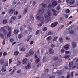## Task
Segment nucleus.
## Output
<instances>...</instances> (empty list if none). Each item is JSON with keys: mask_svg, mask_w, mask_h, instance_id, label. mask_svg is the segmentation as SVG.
<instances>
[{"mask_svg": "<svg viewBox=\"0 0 78 78\" xmlns=\"http://www.w3.org/2000/svg\"><path fill=\"white\" fill-rule=\"evenodd\" d=\"M52 20L51 17L48 15H47L45 16L44 19V18L41 19V22H42V23H43V24L46 22H51Z\"/></svg>", "mask_w": 78, "mask_h": 78, "instance_id": "f257e3e1", "label": "nucleus"}, {"mask_svg": "<svg viewBox=\"0 0 78 78\" xmlns=\"http://www.w3.org/2000/svg\"><path fill=\"white\" fill-rule=\"evenodd\" d=\"M42 18H44L42 17V16L40 15L37 14L36 16V19L37 20H40V23L38 24L39 27H41L43 25V23L41 22V20H42Z\"/></svg>", "mask_w": 78, "mask_h": 78, "instance_id": "f03ea898", "label": "nucleus"}, {"mask_svg": "<svg viewBox=\"0 0 78 78\" xmlns=\"http://www.w3.org/2000/svg\"><path fill=\"white\" fill-rule=\"evenodd\" d=\"M23 64H27L28 63V59L27 58H23L22 60Z\"/></svg>", "mask_w": 78, "mask_h": 78, "instance_id": "7ed1b4c3", "label": "nucleus"}, {"mask_svg": "<svg viewBox=\"0 0 78 78\" xmlns=\"http://www.w3.org/2000/svg\"><path fill=\"white\" fill-rule=\"evenodd\" d=\"M33 54H34V51H33L30 50L28 54V56H32Z\"/></svg>", "mask_w": 78, "mask_h": 78, "instance_id": "20e7f679", "label": "nucleus"}, {"mask_svg": "<svg viewBox=\"0 0 78 78\" xmlns=\"http://www.w3.org/2000/svg\"><path fill=\"white\" fill-rule=\"evenodd\" d=\"M58 22H55L51 24V27H56V26L58 25Z\"/></svg>", "mask_w": 78, "mask_h": 78, "instance_id": "39448f33", "label": "nucleus"}, {"mask_svg": "<svg viewBox=\"0 0 78 78\" xmlns=\"http://www.w3.org/2000/svg\"><path fill=\"white\" fill-rule=\"evenodd\" d=\"M6 70V66H4L2 67V72H5Z\"/></svg>", "mask_w": 78, "mask_h": 78, "instance_id": "423d86ee", "label": "nucleus"}, {"mask_svg": "<svg viewBox=\"0 0 78 78\" xmlns=\"http://www.w3.org/2000/svg\"><path fill=\"white\" fill-rule=\"evenodd\" d=\"M45 11V9L44 8L40 10L39 11V14H43L44 12Z\"/></svg>", "mask_w": 78, "mask_h": 78, "instance_id": "0eeeda50", "label": "nucleus"}, {"mask_svg": "<svg viewBox=\"0 0 78 78\" xmlns=\"http://www.w3.org/2000/svg\"><path fill=\"white\" fill-rule=\"evenodd\" d=\"M75 3V0H70L69 4L72 5V4H74Z\"/></svg>", "mask_w": 78, "mask_h": 78, "instance_id": "6e6552de", "label": "nucleus"}, {"mask_svg": "<svg viewBox=\"0 0 78 78\" xmlns=\"http://www.w3.org/2000/svg\"><path fill=\"white\" fill-rule=\"evenodd\" d=\"M64 48L65 50H69V44H67L64 46Z\"/></svg>", "mask_w": 78, "mask_h": 78, "instance_id": "1a4fd4ad", "label": "nucleus"}, {"mask_svg": "<svg viewBox=\"0 0 78 78\" xmlns=\"http://www.w3.org/2000/svg\"><path fill=\"white\" fill-rule=\"evenodd\" d=\"M47 14L49 16H51V11L49 10H47Z\"/></svg>", "mask_w": 78, "mask_h": 78, "instance_id": "9d476101", "label": "nucleus"}, {"mask_svg": "<svg viewBox=\"0 0 78 78\" xmlns=\"http://www.w3.org/2000/svg\"><path fill=\"white\" fill-rule=\"evenodd\" d=\"M14 11H15V9H12L10 10L9 11V13L11 14H13V13L14 12Z\"/></svg>", "mask_w": 78, "mask_h": 78, "instance_id": "9b49d317", "label": "nucleus"}, {"mask_svg": "<svg viewBox=\"0 0 78 78\" xmlns=\"http://www.w3.org/2000/svg\"><path fill=\"white\" fill-rule=\"evenodd\" d=\"M57 5V2L55 1H54L52 3V5L53 6H54H54H56Z\"/></svg>", "mask_w": 78, "mask_h": 78, "instance_id": "f8f14e48", "label": "nucleus"}, {"mask_svg": "<svg viewBox=\"0 0 78 78\" xmlns=\"http://www.w3.org/2000/svg\"><path fill=\"white\" fill-rule=\"evenodd\" d=\"M54 52V50H53V49L51 48L49 49V53H50L53 54V53Z\"/></svg>", "mask_w": 78, "mask_h": 78, "instance_id": "ddd939ff", "label": "nucleus"}, {"mask_svg": "<svg viewBox=\"0 0 78 78\" xmlns=\"http://www.w3.org/2000/svg\"><path fill=\"white\" fill-rule=\"evenodd\" d=\"M19 51H16L14 52V55L15 56H17L19 55Z\"/></svg>", "mask_w": 78, "mask_h": 78, "instance_id": "4468645a", "label": "nucleus"}, {"mask_svg": "<svg viewBox=\"0 0 78 78\" xmlns=\"http://www.w3.org/2000/svg\"><path fill=\"white\" fill-rule=\"evenodd\" d=\"M19 32V31L17 30H15L14 31V33L15 34H17Z\"/></svg>", "mask_w": 78, "mask_h": 78, "instance_id": "2eb2a0df", "label": "nucleus"}, {"mask_svg": "<svg viewBox=\"0 0 78 78\" xmlns=\"http://www.w3.org/2000/svg\"><path fill=\"white\" fill-rule=\"evenodd\" d=\"M11 32H9L8 33L7 35V36L8 37H9L11 36Z\"/></svg>", "mask_w": 78, "mask_h": 78, "instance_id": "dca6fc26", "label": "nucleus"}, {"mask_svg": "<svg viewBox=\"0 0 78 78\" xmlns=\"http://www.w3.org/2000/svg\"><path fill=\"white\" fill-rule=\"evenodd\" d=\"M48 9H51L52 8V5L51 4H49L48 6Z\"/></svg>", "mask_w": 78, "mask_h": 78, "instance_id": "f3484780", "label": "nucleus"}, {"mask_svg": "<svg viewBox=\"0 0 78 78\" xmlns=\"http://www.w3.org/2000/svg\"><path fill=\"white\" fill-rule=\"evenodd\" d=\"M73 62H70L69 64V67H72L73 66Z\"/></svg>", "mask_w": 78, "mask_h": 78, "instance_id": "a211bd4d", "label": "nucleus"}, {"mask_svg": "<svg viewBox=\"0 0 78 78\" xmlns=\"http://www.w3.org/2000/svg\"><path fill=\"white\" fill-rule=\"evenodd\" d=\"M30 20H34V17L33 15H31L30 16Z\"/></svg>", "mask_w": 78, "mask_h": 78, "instance_id": "6ab92c4d", "label": "nucleus"}, {"mask_svg": "<svg viewBox=\"0 0 78 78\" xmlns=\"http://www.w3.org/2000/svg\"><path fill=\"white\" fill-rule=\"evenodd\" d=\"M59 41L61 43H62V42H63V38H62V37L60 38V39H59Z\"/></svg>", "mask_w": 78, "mask_h": 78, "instance_id": "aec40b11", "label": "nucleus"}, {"mask_svg": "<svg viewBox=\"0 0 78 78\" xmlns=\"http://www.w3.org/2000/svg\"><path fill=\"white\" fill-rule=\"evenodd\" d=\"M57 16V14L56 12H54L53 13V16H52V18H55Z\"/></svg>", "mask_w": 78, "mask_h": 78, "instance_id": "412c9836", "label": "nucleus"}, {"mask_svg": "<svg viewBox=\"0 0 78 78\" xmlns=\"http://www.w3.org/2000/svg\"><path fill=\"white\" fill-rule=\"evenodd\" d=\"M4 63V60L2 58L0 59V64H3Z\"/></svg>", "mask_w": 78, "mask_h": 78, "instance_id": "4be33fe9", "label": "nucleus"}, {"mask_svg": "<svg viewBox=\"0 0 78 78\" xmlns=\"http://www.w3.org/2000/svg\"><path fill=\"white\" fill-rule=\"evenodd\" d=\"M47 39L48 41H51V40L52 39V38L51 36H49L47 37Z\"/></svg>", "mask_w": 78, "mask_h": 78, "instance_id": "5701e85b", "label": "nucleus"}, {"mask_svg": "<svg viewBox=\"0 0 78 78\" xmlns=\"http://www.w3.org/2000/svg\"><path fill=\"white\" fill-rule=\"evenodd\" d=\"M70 57V56L69 55H65L64 56V58H65V59H68Z\"/></svg>", "mask_w": 78, "mask_h": 78, "instance_id": "b1692460", "label": "nucleus"}, {"mask_svg": "<svg viewBox=\"0 0 78 78\" xmlns=\"http://www.w3.org/2000/svg\"><path fill=\"white\" fill-rule=\"evenodd\" d=\"M8 23V21L6 20H4L3 21V24H6V23Z\"/></svg>", "mask_w": 78, "mask_h": 78, "instance_id": "393cba45", "label": "nucleus"}, {"mask_svg": "<svg viewBox=\"0 0 78 78\" xmlns=\"http://www.w3.org/2000/svg\"><path fill=\"white\" fill-rule=\"evenodd\" d=\"M47 30V27H44L42 28V30L43 31H46Z\"/></svg>", "mask_w": 78, "mask_h": 78, "instance_id": "a878e982", "label": "nucleus"}, {"mask_svg": "<svg viewBox=\"0 0 78 78\" xmlns=\"http://www.w3.org/2000/svg\"><path fill=\"white\" fill-rule=\"evenodd\" d=\"M76 43L75 42H73V43L72 44V47L73 48H74V47H76Z\"/></svg>", "mask_w": 78, "mask_h": 78, "instance_id": "bb28decb", "label": "nucleus"}, {"mask_svg": "<svg viewBox=\"0 0 78 78\" xmlns=\"http://www.w3.org/2000/svg\"><path fill=\"white\" fill-rule=\"evenodd\" d=\"M40 61V59L39 58L37 59L35 61V63H36V64H37V63L39 62Z\"/></svg>", "mask_w": 78, "mask_h": 78, "instance_id": "cd10ccee", "label": "nucleus"}, {"mask_svg": "<svg viewBox=\"0 0 78 78\" xmlns=\"http://www.w3.org/2000/svg\"><path fill=\"white\" fill-rule=\"evenodd\" d=\"M2 30L1 29L0 30V36H1L2 38H3V35L2 34Z\"/></svg>", "mask_w": 78, "mask_h": 78, "instance_id": "c85d7f7f", "label": "nucleus"}, {"mask_svg": "<svg viewBox=\"0 0 78 78\" xmlns=\"http://www.w3.org/2000/svg\"><path fill=\"white\" fill-rule=\"evenodd\" d=\"M27 66L28 68H27V66H26V69H28L29 68H30V63H28L27 65Z\"/></svg>", "mask_w": 78, "mask_h": 78, "instance_id": "c756f323", "label": "nucleus"}, {"mask_svg": "<svg viewBox=\"0 0 78 78\" xmlns=\"http://www.w3.org/2000/svg\"><path fill=\"white\" fill-rule=\"evenodd\" d=\"M65 51V50H64V49L62 48L61 49V52L62 53H64Z\"/></svg>", "mask_w": 78, "mask_h": 78, "instance_id": "7c9ffc66", "label": "nucleus"}, {"mask_svg": "<svg viewBox=\"0 0 78 78\" xmlns=\"http://www.w3.org/2000/svg\"><path fill=\"white\" fill-rule=\"evenodd\" d=\"M42 6L44 8H46L47 7V5L46 4H44V3L42 4Z\"/></svg>", "mask_w": 78, "mask_h": 78, "instance_id": "2f4dec72", "label": "nucleus"}, {"mask_svg": "<svg viewBox=\"0 0 78 78\" xmlns=\"http://www.w3.org/2000/svg\"><path fill=\"white\" fill-rule=\"evenodd\" d=\"M58 37H55L54 39H53V41H56L57 40Z\"/></svg>", "mask_w": 78, "mask_h": 78, "instance_id": "473e14b6", "label": "nucleus"}, {"mask_svg": "<svg viewBox=\"0 0 78 78\" xmlns=\"http://www.w3.org/2000/svg\"><path fill=\"white\" fill-rule=\"evenodd\" d=\"M28 30L30 33L32 32V29L30 27H29Z\"/></svg>", "mask_w": 78, "mask_h": 78, "instance_id": "72a5a7b5", "label": "nucleus"}, {"mask_svg": "<svg viewBox=\"0 0 78 78\" xmlns=\"http://www.w3.org/2000/svg\"><path fill=\"white\" fill-rule=\"evenodd\" d=\"M65 12L66 14H68V13L70 12V10L69 9L66 10L65 11Z\"/></svg>", "mask_w": 78, "mask_h": 78, "instance_id": "f704fd0d", "label": "nucleus"}, {"mask_svg": "<svg viewBox=\"0 0 78 78\" xmlns=\"http://www.w3.org/2000/svg\"><path fill=\"white\" fill-rule=\"evenodd\" d=\"M21 51H24L25 50V48H22L21 49Z\"/></svg>", "mask_w": 78, "mask_h": 78, "instance_id": "c9c22d12", "label": "nucleus"}, {"mask_svg": "<svg viewBox=\"0 0 78 78\" xmlns=\"http://www.w3.org/2000/svg\"><path fill=\"white\" fill-rule=\"evenodd\" d=\"M66 39L68 41H69V40H70V38L68 37H65Z\"/></svg>", "mask_w": 78, "mask_h": 78, "instance_id": "e433bc0d", "label": "nucleus"}, {"mask_svg": "<svg viewBox=\"0 0 78 78\" xmlns=\"http://www.w3.org/2000/svg\"><path fill=\"white\" fill-rule=\"evenodd\" d=\"M22 37V34H20L19 35L18 37V39H21Z\"/></svg>", "mask_w": 78, "mask_h": 78, "instance_id": "4c0bfd02", "label": "nucleus"}, {"mask_svg": "<svg viewBox=\"0 0 78 78\" xmlns=\"http://www.w3.org/2000/svg\"><path fill=\"white\" fill-rule=\"evenodd\" d=\"M31 37H32V36L31 35H30L28 37V40H27V42H28L29 41V39H31Z\"/></svg>", "mask_w": 78, "mask_h": 78, "instance_id": "58836bf2", "label": "nucleus"}, {"mask_svg": "<svg viewBox=\"0 0 78 78\" xmlns=\"http://www.w3.org/2000/svg\"><path fill=\"white\" fill-rule=\"evenodd\" d=\"M11 18L12 19V20H16V16H12Z\"/></svg>", "mask_w": 78, "mask_h": 78, "instance_id": "ea45409f", "label": "nucleus"}, {"mask_svg": "<svg viewBox=\"0 0 78 78\" xmlns=\"http://www.w3.org/2000/svg\"><path fill=\"white\" fill-rule=\"evenodd\" d=\"M12 62V58H10L9 59V64H10Z\"/></svg>", "mask_w": 78, "mask_h": 78, "instance_id": "a19ab883", "label": "nucleus"}, {"mask_svg": "<svg viewBox=\"0 0 78 78\" xmlns=\"http://www.w3.org/2000/svg\"><path fill=\"white\" fill-rule=\"evenodd\" d=\"M64 25H62V26H61L59 27V29H62V28H64Z\"/></svg>", "mask_w": 78, "mask_h": 78, "instance_id": "79ce46f5", "label": "nucleus"}, {"mask_svg": "<svg viewBox=\"0 0 78 78\" xmlns=\"http://www.w3.org/2000/svg\"><path fill=\"white\" fill-rule=\"evenodd\" d=\"M27 9H25L24 12V14H26L27 12Z\"/></svg>", "mask_w": 78, "mask_h": 78, "instance_id": "37998d69", "label": "nucleus"}, {"mask_svg": "<svg viewBox=\"0 0 78 78\" xmlns=\"http://www.w3.org/2000/svg\"><path fill=\"white\" fill-rule=\"evenodd\" d=\"M74 33V31H73V30H71L69 32L70 34H73Z\"/></svg>", "mask_w": 78, "mask_h": 78, "instance_id": "c03bdc74", "label": "nucleus"}, {"mask_svg": "<svg viewBox=\"0 0 78 78\" xmlns=\"http://www.w3.org/2000/svg\"><path fill=\"white\" fill-rule=\"evenodd\" d=\"M8 30L9 31V32H11V31H12V29H11V27H9L8 28Z\"/></svg>", "mask_w": 78, "mask_h": 78, "instance_id": "a18cd8bd", "label": "nucleus"}, {"mask_svg": "<svg viewBox=\"0 0 78 78\" xmlns=\"http://www.w3.org/2000/svg\"><path fill=\"white\" fill-rule=\"evenodd\" d=\"M42 60L43 62H45V60H46V58H45V57H44Z\"/></svg>", "mask_w": 78, "mask_h": 78, "instance_id": "49530a36", "label": "nucleus"}, {"mask_svg": "<svg viewBox=\"0 0 78 78\" xmlns=\"http://www.w3.org/2000/svg\"><path fill=\"white\" fill-rule=\"evenodd\" d=\"M58 59V57H55L53 58V60H54V61H56V60H57Z\"/></svg>", "mask_w": 78, "mask_h": 78, "instance_id": "de8ad7c7", "label": "nucleus"}, {"mask_svg": "<svg viewBox=\"0 0 78 78\" xmlns=\"http://www.w3.org/2000/svg\"><path fill=\"white\" fill-rule=\"evenodd\" d=\"M75 7H76L77 6H78V1H77L76 2V3L75 5Z\"/></svg>", "mask_w": 78, "mask_h": 78, "instance_id": "09e8293b", "label": "nucleus"}, {"mask_svg": "<svg viewBox=\"0 0 78 78\" xmlns=\"http://www.w3.org/2000/svg\"><path fill=\"white\" fill-rule=\"evenodd\" d=\"M20 64H21V62H20V61H18L17 63V65L19 66V65H20Z\"/></svg>", "mask_w": 78, "mask_h": 78, "instance_id": "8fccbe9b", "label": "nucleus"}, {"mask_svg": "<svg viewBox=\"0 0 78 78\" xmlns=\"http://www.w3.org/2000/svg\"><path fill=\"white\" fill-rule=\"evenodd\" d=\"M60 9H61V7H60V6H58L57 7V10H60Z\"/></svg>", "mask_w": 78, "mask_h": 78, "instance_id": "3c124183", "label": "nucleus"}, {"mask_svg": "<svg viewBox=\"0 0 78 78\" xmlns=\"http://www.w3.org/2000/svg\"><path fill=\"white\" fill-rule=\"evenodd\" d=\"M40 31H39V30H37V31L36 33V35H37V34H39Z\"/></svg>", "mask_w": 78, "mask_h": 78, "instance_id": "603ef678", "label": "nucleus"}, {"mask_svg": "<svg viewBox=\"0 0 78 78\" xmlns=\"http://www.w3.org/2000/svg\"><path fill=\"white\" fill-rule=\"evenodd\" d=\"M6 55H7V52H4L3 53V56H6Z\"/></svg>", "mask_w": 78, "mask_h": 78, "instance_id": "864d4df0", "label": "nucleus"}, {"mask_svg": "<svg viewBox=\"0 0 78 78\" xmlns=\"http://www.w3.org/2000/svg\"><path fill=\"white\" fill-rule=\"evenodd\" d=\"M20 72H21V70H18L17 71V73H20Z\"/></svg>", "mask_w": 78, "mask_h": 78, "instance_id": "5fc2aeb1", "label": "nucleus"}, {"mask_svg": "<svg viewBox=\"0 0 78 78\" xmlns=\"http://www.w3.org/2000/svg\"><path fill=\"white\" fill-rule=\"evenodd\" d=\"M70 53V51H65V53L66 54H69Z\"/></svg>", "mask_w": 78, "mask_h": 78, "instance_id": "6e6d98bb", "label": "nucleus"}, {"mask_svg": "<svg viewBox=\"0 0 78 78\" xmlns=\"http://www.w3.org/2000/svg\"><path fill=\"white\" fill-rule=\"evenodd\" d=\"M51 31H50L48 32V35H50V34H51Z\"/></svg>", "mask_w": 78, "mask_h": 78, "instance_id": "4d7b16f0", "label": "nucleus"}, {"mask_svg": "<svg viewBox=\"0 0 78 78\" xmlns=\"http://www.w3.org/2000/svg\"><path fill=\"white\" fill-rule=\"evenodd\" d=\"M5 44V40L4 39L2 42V44L3 45H4Z\"/></svg>", "mask_w": 78, "mask_h": 78, "instance_id": "13d9d810", "label": "nucleus"}, {"mask_svg": "<svg viewBox=\"0 0 78 78\" xmlns=\"http://www.w3.org/2000/svg\"><path fill=\"white\" fill-rule=\"evenodd\" d=\"M14 71H15V69L13 70V71L11 73V75H12V74H14Z\"/></svg>", "mask_w": 78, "mask_h": 78, "instance_id": "bf43d9fd", "label": "nucleus"}, {"mask_svg": "<svg viewBox=\"0 0 78 78\" xmlns=\"http://www.w3.org/2000/svg\"><path fill=\"white\" fill-rule=\"evenodd\" d=\"M14 39H10V41L11 42H14Z\"/></svg>", "mask_w": 78, "mask_h": 78, "instance_id": "052dcab7", "label": "nucleus"}, {"mask_svg": "<svg viewBox=\"0 0 78 78\" xmlns=\"http://www.w3.org/2000/svg\"><path fill=\"white\" fill-rule=\"evenodd\" d=\"M4 33H5V34H6L7 33V31L6 30H4Z\"/></svg>", "mask_w": 78, "mask_h": 78, "instance_id": "680f3d73", "label": "nucleus"}, {"mask_svg": "<svg viewBox=\"0 0 78 78\" xmlns=\"http://www.w3.org/2000/svg\"><path fill=\"white\" fill-rule=\"evenodd\" d=\"M51 47H52V48L55 47V45L54 44H52L51 45Z\"/></svg>", "mask_w": 78, "mask_h": 78, "instance_id": "e2e57ef3", "label": "nucleus"}, {"mask_svg": "<svg viewBox=\"0 0 78 78\" xmlns=\"http://www.w3.org/2000/svg\"><path fill=\"white\" fill-rule=\"evenodd\" d=\"M68 16H69L67 14L65 15V17H66V19H67Z\"/></svg>", "mask_w": 78, "mask_h": 78, "instance_id": "0e129e2a", "label": "nucleus"}, {"mask_svg": "<svg viewBox=\"0 0 78 78\" xmlns=\"http://www.w3.org/2000/svg\"><path fill=\"white\" fill-rule=\"evenodd\" d=\"M52 11L53 12H56V11L54 9H52Z\"/></svg>", "mask_w": 78, "mask_h": 78, "instance_id": "69168bd1", "label": "nucleus"}, {"mask_svg": "<svg viewBox=\"0 0 78 78\" xmlns=\"http://www.w3.org/2000/svg\"><path fill=\"white\" fill-rule=\"evenodd\" d=\"M21 17H22V16H21V15H19L18 16V19H21Z\"/></svg>", "mask_w": 78, "mask_h": 78, "instance_id": "338daca9", "label": "nucleus"}, {"mask_svg": "<svg viewBox=\"0 0 78 78\" xmlns=\"http://www.w3.org/2000/svg\"><path fill=\"white\" fill-rule=\"evenodd\" d=\"M60 20H63V18L62 17H60Z\"/></svg>", "mask_w": 78, "mask_h": 78, "instance_id": "774afa93", "label": "nucleus"}]
</instances>
